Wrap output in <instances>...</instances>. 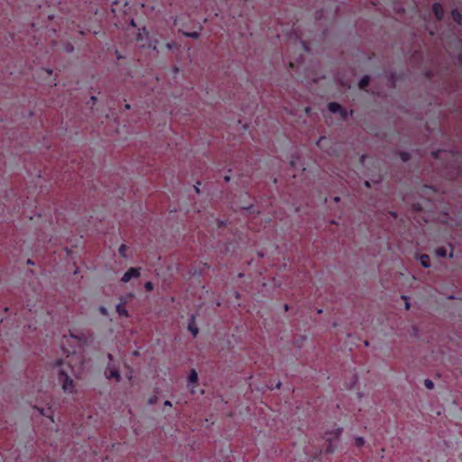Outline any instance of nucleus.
<instances>
[{"label":"nucleus","instance_id":"f257e3e1","mask_svg":"<svg viewBox=\"0 0 462 462\" xmlns=\"http://www.w3.org/2000/svg\"><path fill=\"white\" fill-rule=\"evenodd\" d=\"M63 365V361L61 359L56 361V365L61 366ZM57 379L59 383L61 386L62 391L68 394L76 393V385L69 374V372L65 367H60L58 372Z\"/></svg>","mask_w":462,"mask_h":462},{"label":"nucleus","instance_id":"f03ea898","mask_svg":"<svg viewBox=\"0 0 462 462\" xmlns=\"http://www.w3.org/2000/svg\"><path fill=\"white\" fill-rule=\"evenodd\" d=\"M140 276V268L131 267L128 269L121 278L123 282H128L132 278H138Z\"/></svg>","mask_w":462,"mask_h":462},{"label":"nucleus","instance_id":"7ed1b4c3","mask_svg":"<svg viewBox=\"0 0 462 462\" xmlns=\"http://www.w3.org/2000/svg\"><path fill=\"white\" fill-rule=\"evenodd\" d=\"M188 329L191 332L193 337H196L199 333V328L196 324V318L194 315H191L189 319Z\"/></svg>","mask_w":462,"mask_h":462},{"label":"nucleus","instance_id":"20e7f679","mask_svg":"<svg viewBox=\"0 0 462 462\" xmlns=\"http://www.w3.org/2000/svg\"><path fill=\"white\" fill-rule=\"evenodd\" d=\"M432 12L438 20H441L444 16V10L440 4L435 3L432 6Z\"/></svg>","mask_w":462,"mask_h":462},{"label":"nucleus","instance_id":"39448f33","mask_svg":"<svg viewBox=\"0 0 462 462\" xmlns=\"http://www.w3.org/2000/svg\"><path fill=\"white\" fill-rule=\"evenodd\" d=\"M116 312L120 316L128 317V311L125 309V301H121L120 303H118L116 305Z\"/></svg>","mask_w":462,"mask_h":462},{"label":"nucleus","instance_id":"423d86ee","mask_svg":"<svg viewBox=\"0 0 462 462\" xmlns=\"http://www.w3.org/2000/svg\"><path fill=\"white\" fill-rule=\"evenodd\" d=\"M419 260H420V264L424 268L430 267V258L428 254H424L420 255Z\"/></svg>","mask_w":462,"mask_h":462},{"label":"nucleus","instance_id":"0eeeda50","mask_svg":"<svg viewBox=\"0 0 462 462\" xmlns=\"http://www.w3.org/2000/svg\"><path fill=\"white\" fill-rule=\"evenodd\" d=\"M342 108L343 107L341 106V105H339L337 102H331L328 106V109L331 113H339L342 110Z\"/></svg>","mask_w":462,"mask_h":462},{"label":"nucleus","instance_id":"6e6552de","mask_svg":"<svg viewBox=\"0 0 462 462\" xmlns=\"http://www.w3.org/2000/svg\"><path fill=\"white\" fill-rule=\"evenodd\" d=\"M451 15H452L453 20L457 23H458V24L461 23V22H462V14L457 9L452 11Z\"/></svg>","mask_w":462,"mask_h":462},{"label":"nucleus","instance_id":"1a4fd4ad","mask_svg":"<svg viewBox=\"0 0 462 462\" xmlns=\"http://www.w3.org/2000/svg\"><path fill=\"white\" fill-rule=\"evenodd\" d=\"M370 77L368 75L364 76L359 81V88L361 89H365V88L369 84Z\"/></svg>","mask_w":462,"mask_h":462},{"label":"nucleus","instance_id":"9d476101","mask_svg":"<svg viewBox=\"0 0 462 462\" xmlns=\"http://www.w3.org/2000/svg\"><path fill=\"white\" fill-rule=\"evenodd\" d=\"M108 378H115L117 382L120 381L121 376L118 370L116 368L110 369Z\"/></svg>","mask_w":462,"mask_h":462},{"label":"nucleus","instance_id":"9b49d317","mask_svg":"<svg viewBox=\"0 0 462 462\" xmlns=\"http://www.w3.org/2000/svg\"><path fill=\"white\" fill-rule=\"evenodd\" d=\"M435 254L438 257H445L447 256V250L444 247H439L435 250Z\"/></svg>","mask_w":462,"mask_h":462},{"label":"nucleus","instance_id":"f8f14e48","mask_svg":"<svg viewBox=\"0 0 462 462\" xmlns=\"http://www.w3.org/2000/svg\"><path fill=\"white\" fill-rule=\"evenodd\" d=\"M182 33L186 37H189V38H193V39H199L200 36L199 32H182Z\"/></svg>","mask_w":462,"mask_h":462},{"label":"nucleus","instance_id":"ddd939ff","mask_svg":"<svg viewBox=\"0 0 462 462\" xmlns=\"http://www.w3.org/2000/svg\"><path fill=\"white\" fill-rule=\"evenodd\" d=\"M197 380H198V374H197V372L193 369V370H191V373L189 376V381L190 383H196Z\"/></svg>","mask_w":462,"mask_h":462},{"label":"nucleus","instance_id":"4468645a","mask_svg":"<svg viewBox=\"0 0 462 462\" xmlns=\"http://www.w3.org/2000/svg\"><path fill=\"white\" fill-rule=\"evenodd\" d=\"M400 157L402 162H408L411 159V155L409 152H402L400 153Z\"/></svg>","mask_w":462,"mask_h":462},{"label":"nucleus","instance_id":"2eb2a0df","mask_svg":"<svg viewBox=\"0 0 462 462\" xmlns=\"http://www.w3.org/2000/svg\"><path fill=\"white\" fill-rule=\"evenodd\" d=\"M424 385L427 389H430V390L434 388V383L430 379L424 380Z\"/></svg>","mask_w":462,"mask_h":462},{"label":"nucleus","instance_id":"dca6fc26","mask_svg":"<svg viewBox=\"0 0 462 462\" xmlns=\"http://www.w3.org/2000/svg\"><path fill=\"white\" fill-rule=\"evenodd\" d=\"M441 153H444V154L448 155V152L447 151H441V150H438V151L432 152L431 155L434 158H439V155L441 154Z\"/></svg>","mask_w":462,"mask_h":462},{"label":"nucleus","instance_id":"f3484780","mask_svg":"<svg viewBox=\"0 0 462 462\" xmlns=\"http://www.w3.org/2000/svg\"><path fill=\"white\" fill-rule=\"evenodd\" d=\"M125 250H126V245H121L119 249H118V252H119L121 256L126 257Z\"/></svg>","mask_w":462,"mask_h":462},{"label":"nucleus","instance_id":"a211bd4d","mask_svg":"<svg viewBox=\"0 0 462 462\" xmlns=\"http://www.w3.org/2000/svg\"><path fill=\"white\" fill-rule=\"evenodd\" d=\"M355 440H356V446H358V447H362L365 444V439L363 437H356Z\"/></svg>","mask_w":462,"mask_h":462},{"label":"nucleus","instance_id":"6ab92c4d","mask_svg":"<svg viewBox=\"0 0 462 462\" xmlns=\"http://www.w3.org/2000/svg\"><path fill=\"white\" fill-rule=\"evenodd\" d=\"M339 114L343 120H346L347 118V112L346 109L342 108V110L339 112Z\"/></svg>","mask_w":462,"mask_h":462},{"label":"nucleus","instance_id":"aec40b11","mask_svg":"<svg viewBox=\"0 0 462 462\" xmlns=\"http://www.w3.org/2000/svg\"><path fill=\"white\" fill-rule=\"evenodd\" d=\"M144 288H145L148 291H152V289H153V285H152V283L151 282H145V284H144Z\"/></svg>","mask_w":462,"mask_h":462},{"label":"nucleus","instance_id":"412c9836","mask_svg":"<svg viewBox=\"0 0 462 462\" xmlns=\"http://www.w3.org/2000/svg\"><path fill=\"white\" fill-rule=\"evenodd\" d=\"M200 184H201L200 181H197V183L194 185V190L197 194H200V189H199Z\"/></svg>","mask_w":462,"mask_h":462},{"label":"nucleus","instance_id":"4be33fe9","mask_svg":"<svg viewBox=\"0 0 462 462\" xmlns=\"http://www.w3.org/2000/svg\"><path fill=\"white\" fill-rule=\"evenodd\" d=\"M412 208L416 211H420L422 209V207L419 203H417L412 205Z\"/></svg>","mask_w":462,"mask_h":462},{"label":"nucleus","instance_id":"5701e85b","mask_svg":"<svg viewBox=\"0 0 462 462\" xmlns=\"http://www.w3.org/2000/svg\"><path fill=\"white\" fill-rule=\"evenodd\" d=\"M328 443H329V444H328V452H333V451H334V449H333V448H332L331 439H328Z\"/></svg>","mask_w":462,"mask_h":462},{"label":"nucleus","instance_id":"b1692460","mask_svg":"<svg viewBox=\"0 0 462 462\" xmlns=\"http://www.w3.org/2000/svg\"><path fill=\"white\" fill-rule=\"evenodd\" d=\"M99 311H100L103 315H107V310H106L105 307H103V306H101V307L99 308Z\"/></svg>","mask_w":462,"mask_h":462},{"label":"nucleus","instance_id":"393cba45","mask_svg":"<svg viewBox=\"0 0 462 462\" xmlns=\"http://www.w3.org/2000/svg\"><path fill=\"white\" fill-rule=\"evenodd\" d=\"M73 50H74V48H73V46H72L71 44H68V45L66 46V51H67L68 52H72V51H73Z\"/></svg>","mask_w":462,"mask_h":462},{"label":"nucleus","instance_id":"a878e982","mask_svg":"<svg viewBox=\"0 0 462 462\" xmlns=\"http://www.w3.org/2000/svg\"><path fill=\"white\" fill-rule=\"evenodd\" d=\"M174 46H175L174 42H169V43L166 44V48L168 50H171Z\"/></svg>","mask_w":462,"mask_h":462},{"label":"nucleus","instance_id":"bb28decb","mask_svg":"<svg viewBox=\"0 0 462 462\" xmlns=\"http://www.w3.org/2000/svg\"><path fill=\"white\" fill-rule=\"evenodd\" d=\"M412 331H413V335H414L415 337H417V336H418V333H419V329H418V328H417L416 326H413V327H412Z\"/></svg>","mask_w":462,"mask_h":462},{"label":"nucleus","instance_id":"cd10ccee","mask_svg":"<svg viewBox=\"0 0 462 462\" xmlns=\"http://www.w3.org/2000/svg\"><path fill=\"white\" fill-rule=\"evenodd\" d=\"M324 139H325V136H320V137L319 138V140L316 142V144H317L318 146H319V145H320L321 141H322V140H324Z\"/></svg>","mask_w":462,"mask_h":462},{"label":"nucleus","instance_id":"c85d7f7f","mask_svg":"<svg viewBox=\"0 0 462 462\" xmlns=\"http://www.w3.org/2000/svg\"><path fill=\"white\" fill-rule=\"evenodd\" d=\"M341 432H342V429L341 428L337 429V430H336L337 437H338L341 434Z\"/></svg>","mask_w":462,"mask_h":462},{"label":"nucleus","instance_id":"c756f323","mask_svg":"<svg viewBox=\"0 0 462 462\" xmlns=\"http://www.w3.org/2000/svg\"><path fill=\"white\" fill-rule=\"evenodd\" d=\"M90 100L93 102V104H95V103L97 102V97L92 96V97H90Z\"/></svg>","mask_w":462,"mask_h":462},{"label":"nucleus","instance_id":"7c9ffc66","mask_svg":"<svg viewBox=\"0 0 462 462\" xmlns=\"http://www.w3.org/2000/svg\"><path fill=\"white\" fill-rule=\"evenodd\" d=\"M364 184H365V186L366 188H370V187H371V183H370V181H369V180H365Z\"/></svg>","mask_w":462,"mask_h":462},{"label":"nucleus","instance_id":"2f4dec72","mask_svg":"<svg viewBox=\"0 0 462 462\" xmlns=\"http://www.w3.org/2000/svg\"><path fill=\"white\" fill-rule=\"evenodd\" d=\"M70 337H73V338L79 339V340L81 339V337H79L78 335H74V334H72V333L70 334Z\"/></svg>","mask_w":462,"mask_h":462},{"label":"nucleus","instance_id":"473e14b6","mask_svg":"<svg viewBox=\"0 0 462 462\" xmlns=\"http://www.w3.org/2000/svg\"><path fill=\"white\" fill-rule=\"evenodd\" d=\"M230 179H231V178H230V176H228V175H226V176H225V177H224V180H225V181H226V182L230 181Z\"/></svg>","mask_w":462,"mask_h":462},{"label":"nucleus","instance_id":"72a5a7b5","mask_svg":"<svg viewBox=\"0 0 462 462\" xmlns=\"http://www.w3.org/2000/svg\"><path fill=\"white\" fill-rule=\"evenodd\" d=\"M410 308H411V304H410V302L406 301V303H405V309H406V310H409Z\"/></svg>","mask_w":462,"mask_h":462},{"label":"nucleus","instance_id":"f704fd0d","mask_svg":"<svg viewBox=\"0 0 462 462\" xmlns=\"http://www.w3.org/2000/svg\"><path fill=\"white\" fill-rule=\"evenodd\" d=\"M164 405L165 406H171V402L170 401H165L164 402Z\"/></svg>","mask_w":462,"mask_h":462},{"label":"nucleus","instance_id":"c9c22d12","mask_svg":"<svg viewBox=\"0 0 462 462\" xmlns=\"http://www.w3.org/2000/svg\"><path fill=\"white\" fill-rule=\"evenodd\" d=\"M391 216H393V217H397V213L394 212V211H391L390 212Z\"/></svg>","mask_w":462,"mask_h":462},{"label":"nucleus","instance_id":"e433bc0d","mask_svg":"<svg viewBox=\"0 0 462 462\" xmlns=\"http://www.w3.org/2000/svg\"><path fill=\"white\" fill-rule=\"evenodd\" d=\"M333 200H334L335 202H339V201H340V198H339V197H335V198L333 199Z\"/></svg>","mask_w":462,"mask_h":462},{"label":"nucleus","instance_id":"4c0bfd02","mask_svg":"<svg viewBox=\"0 0 462 462\" xmlns=\"http://www.w3.org/2000/svg\"><path fill=\"white\" fill-rule=\"evenodd\" d=\"M240 296H241V295H240V293H239V292H235V297H236V299H239V298H240Z\"/></svg>","mask_w":462,"mask_h":462},{"label":"nucleus","instance_id":"58836bf2","mask_svg":"<svg viewBox=\"0 0 462 462\" xmlns=\"http://www.w3.org/2000/svg\"><path fill=\"white\" fill-rule=\"evenodd\" d=\"M252 207H253V205H249L248 207H244L243 208H244V209L248 210V209H250Z\"/></svg>","mask_w":462,"mask_h":462},{"label":"nucleus","instance_id":"ea45409f","mask_svg":"<svg viewBox=\"0 0 462 462\" xmlns=\"http://www.w3.org/2000/svg\"><path fill=\"white\" fill-rule=\"evenodd\" d=\"M310 107H306V108H305V113L309 114V113H310Z\"/></svg>","mask_w":462,"mask_h":462},{"label":"nucleus","instance_id":"a19ab883","mask_svg":"<svg viewBox=\"0 0 462 462\" xmlns=\"http://www.w3.org/2000/svg\"><path fill=\"white\" fill-rule=\"evenodd\" d=\"M448 300H454V299H455V297H454L453 295H449V296H448Z\"/></svg>","mask_w":462,"mask_h":462},{"label":"nucleus","instance_id":"79ce46f5","mask_svg":"<svg viewBox=\"0 0 462 462\" xmlns=\"http://www.w3.org/2000/svg\"><path fill=\"white\" fill-rule=\"evenodd\" d=\"M364 344H365V346H369V341L365 340V341L364 342Z\"/></svg>","mask_w":462,"mask_h":462},{"label":"nucleus","instance_id":"37998d69","mask_svg":"<svg viewBox=\"0 0 462 462\" xmlns=\"http://www.w3.org/2000/svg\"><path fill=\"white\" fill-rule=\"evenodd\" d=\"M107 357H108V359H109V360H112V359H113V356H112V355H111V354H108V355H107Z\"/></svg>","mask_w":462,"mask_h":462},{"label":"nucleus","instance_id":"c03bdc74","mask_svg":"<svg viewBox=\"0 0 462 462\" xmlns=\"http://www.w3.org/2000/svg\"><path fill=\"white\" fill-rule=\"evenodd\" d=\"M289 310V306L287 304L284 305V310Z\"/></svg>","mask_w":462,"mask_h":462},{"label":"nucleus","instance_id":"a18cd8bd","mask_svg":"<svg viewBox=\"0 0 462 462\" xmlns=\"http://www.w3.org/2000/svg\"><path fill=\"white\" fill-rule=\"evenodd\" d=\"M125 109H130V108H131L130 105H128V104H127V105H125Z\"/></svg>","mask_w":462,"mask_h":462},{"label":"nucleus","instance_id":"49530a36","mask_svg":"<svg viewBox=\"0 0 462 462\" xmlns=\"http://www.w3.org/2000/svg\"><path fill=\"white\" fill-rule=\"evenodd\" d=\"M448 257H449V258H453V253H450V254H448Z\"/></svg>","mask_w":462,"mask_h":462},{"label":"nucleus","instance_id":"de8ad7c7","mask_svg":"<svg viewBox=\"0 0 462 462\" xmlns=\"http://www.w3.org/2000/svg\"><path fill=\"white\" fill-rule=\"evenodd\" d=\"M67 367H68L70 371H72V367H71L69 365H67Z\"/></svg>","mask_w":462,"mask_h":462},{"label":"nucleus","instance_id":"09e8293b","mask_svg":"<svg viewBox=\"0 0 462 462\" xmlns=\"http://www.w3.org/2000/svg\"><path fill=\"white\" fill-rule=\"evenodd\" d=\"M131 24H132L133 26H135V23H134V20H132Z\"/></svg>","mask_w":462,"mask_h":462},{"label":"nucleus","instance_id":"8fccbe9b","mask_svg":"<svg viewBox=\"0 0 462 462\" xmlns=\"http://www.w3.org/2000/svg\"><path fill=\"white\" fill-rule=\"evenodd\" d=\"M277 388H280L281 383H276Z\"/></svg>","mask_w":462,"mask_h":462},{"label":"nucleus","instance_id":"3c124183","mask_svg":"<svg viewBox=\"0 0 462 462\" xmlns=\"http://www.w3.org/2000/svg\"><path fill=\"white\" fill-rule=\"evenodd\" d=\"M149 402H150V403H153V402H154V400L150 399Z\"/></svg>","mask_w":462,"mask_h":462},{"label":"nucleus","instance_id":"603ef678","mask_svg":"<svg viewBox=\"0 0 462 462\" xmlns=\"http://www.w3.org/2000/svg\"><path fill=\"white\" fill-rule=\"evenodd\" d=\"M49 74H51L52 73V70L51 69H48L47 70Z\"/></svg>","mask_w":462,"mask_h":462},{"label":"nucleus","instance_id":"864d4df0","mask_svg":"<svg viewBox=\"0 0 462 462\" xmlns=\"http://www.w3.org/2000/svg\"><path fill=\"white\" fill-rule=\"evenodd\" d=\"M364 160H365V156L363 155V156L361 157V162H364Z\"/></svg>","mask_w":462,"mask_h":462},{"label":"nucleus","instance_id":"5fc2aeb1","mask_svg":"<svg viewBox=\"0 0 462 462\" xmlns=\"http://www.w3.org/2000/svg\"><path fill=\"white\" fill-rule=\"evenodd\" d=\"M273 182H274V183H276V182H277V179H276V178H274V179H273Z\"/></svg>","mask_w":462,"mask_h":462}]
</instances>
